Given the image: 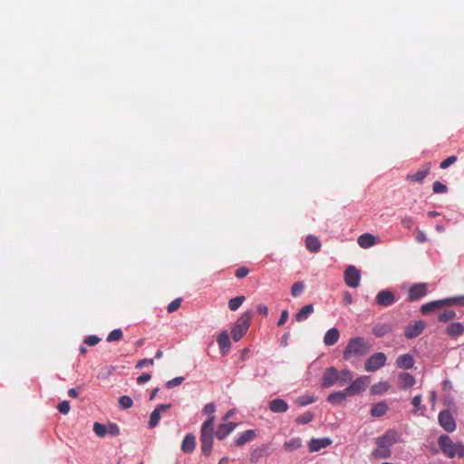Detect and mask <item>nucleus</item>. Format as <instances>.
Masks as SVG:
<instances>
[{"label":"nucleus","instance_id":"obj_1","mask_svg":"<svg viewBox=\"0 0 464 464\" xmlns=\"http://www.w3.org/2000/svg\"><path fill=\"white\" fill-rule=\"evenodd\" d=\"M353 380V373L350 370L344 369L339 372L335 367L332 366L327 368L323 375L322 387L330 388L337 383L340 386H344Z\"/></svg>","mask_w":464,"mask_h":464},{"label":"nucleus","instance_id":"obj_2","mask_svg":"<svg viewBox=\"0 0 464 464\" xmlns=\"http://www.w3.org/2000/svg\"><path fill=\"white\" fill-rule=\"evenodd\" d=\"M398 433L394 430H389L384 435L376 439L377 448L372 451L376 459H387L391 456V447L397 442Z\"/></svg>","mask_w":464,"mask_h":464},{"label":"nucleus","instance_id":"obj_3","mask_svg":"<svg viewBox=\"0 0 464 464\" xmlns=\"http://www.w3.org/2000/svg\"><path fill=\"white\" fill-rule=\"evenodd\" d=\"M371 345L362 337L352 338L343 352V358L349 361L352 357H362L369 353Z\"/></svg>","mask_w":464,"mask_h":464},{"label":"nucleus","instance_id":"obj_4","mask_svg":"<svg viewBox=\"0 0 464 464\" xmlns=\"http://www.w3.org/2000/svg\"><path fill=\"white\" fill-rule=\"evenodd\" d=\"M214 422L215 416H211L206 420L200 430V443L201 450L205 456H209L212 451L213 441H214Z\"/></svg>","mask_w":464,"mask_h":464},{"label":"nucleus","instance_id":"obj_5","mask_svg":"<svg viewBox=\"0 0 464 464\" xmlns=\"http://www.w3.org/2000/svg\"><path fill=\"white\" fill-rule=\"evenodd\" d=\"M439 446L441 451L448 458H454L458 456L459 458L464 457V445L460 442L455 443L450 436L444 434L439 438Z\"/></svg>","mask_w":464,"mask_h":464},{"label":"nucleus","instance_id":"obj_6","mask_svg":"<svg viewBox=\"0 0 464 464\" xmlns=\"http://www.w3.org/2000/svg\"><path fill=\"white\" fill-rule=\"evenodd\" d=\"M251 321V312H246L237 320L235 326L231 330L232 338L235 342H238L246 334Z\"/></svg>","mask_w":464,"mask_h":464},{"label":"nucleus","instance_id":"obj_7","mask_svg":"<svg viewBox=\"0 0 464 464\" xmlns=\"http://www.w3.org/2000/svg\"><path fill=\"white\" fill-rule=\"evenodd\" d=\"M351 384L344 390L347 397L354 396L365 391L369 384V377L362 376L350 382Z\"/></svg>","mask_w":464,"mask_h":464},{"label":"nucleus","instance_id":"obj_8","mask_svg":"<svg viewBox=\"0 0 464 464\" xmlns=\"http://www.w3.org/2000/svg\"><path fill=\"white\" fill-rule=\"evenodd\" d=\"M386 361L387 357L383 353H375L365 362L364 368L366 372H375L384 366Z\"/></svg>","mask_w":464,"mask_h":464},{"label":"nucleus","instance_id":"obj_9","mask_svg":"<svg viewBox=\"0 0 464 464\" xmlns=\"http://www.w3.org/2000/svg\"><path fill=\"white\" fill-rule=\"evenodd\" d=\"M428 294V285L426 283H418L411 286L408 292L407 300L416 302L420 300Z\"/></svg>","mask_w":464,"mask_h":464},{"label":"nucleus","instance_id":"obj_10","mask_svg":"<svg viewBox=\"0 0 464 464\" xmlns=\"http://www.w3.org/2000/svg\"><path fill=\"white\" fill-rule=\"evenodd\" d=\"M361 272L354 266H349L344 271V282L352 288H356L360 285Z\"/></svg>","mask_w":464,"mask_h":464},{"label":"nucleus","instance_id":"obj_11","mask_svg":"<svg viewBox=\"0 0 464 464\" xmlns=\"http://www.w3.org/2000/svg\"><path fill=\"white\" fill-rule=\"evenodd\" d=\"M440 425L448 432H452L456 430L455 420L449 410H443L440 412L439 417Z\"/></svg>","mask_w":464,"mask_h":464},{"label":"nucleus","instance_id":"obj_12","mask_svg":"<svg viewBox=\"0 0 464 464\" xmlns=\"http://www.w3.org/2000/svg\"><path fill=\"white\" fill-rule=\"evenodd\" d=\"M426 327V324L421 321H416L413 324H410L406 326L404 335L408 339H413L422 334Z\"/></svg>","mask_w":464,"mask_h":464},{"label":"nucleus","instance_id":"obj_13","mask_svg":"<svg viewBox=\"0 0 464 464\" xmlns=\"http://www.w3.org/2000/svg\"><path fill=\"white\" fill-rule=\"evenodd\" d=\"M376 303L381 306H390L393 304L397 299L392 291L382 290L376 295Z\"/></svg>","mask_w":464,"mask_h":464},{"label":"nucleus","instance_id":"obj_14","mask_svg":"<svg viewBox=\"0 0 464 464\" xmlns=\"http://www.w3.org/2000/svg\"><path fill=\"white\" fill-rule=\"evenodd\" d=\"M431 164L425 163L416 173L408 174L406 179L411 182L423 183L424 179L430 174Z\"/></svg>","mask_w":464,"mask_h":464},{"label":"nucleus","instance_id":"obj_15","mask_svg":"<svg viewBox=\"0 0 464 464\" xmlns=\"http://www.w3.org/2000/svg\"><path fill=\"white\" fill-rule=\"evenodd\" d=\"M170 406V404H160L156 407V409L150 413V420L148 423L150 429H153L159 424L161 411L169 409Z\"/></svg>","mask_w":464,"mask_h":464},{"label":"nucleus","instance_id":"obj_16","mask_svg":"<svg viewBox=\"0 0 464 464\" xmlns=\"http://www.w3.org/2000/svg\"><path fill=\"white\" fill-rule=\"evenodd\" d=\"M447 303L448 302H446L445 299L436 300V301H431V302L426 303L423 305H421L420 312L422 314L427 315V314H430L431 312H434L438 309L442 308L443 306H447Z\"/></svg>","mask_w":464,"mask_h":464},{"label":"nucleus","instance_id":"obj_17","mask_svg":"<svg viewBox=\"0 0 464 464\" xmlns=\"http://www.w3.org/2000/svg\"><path fill=\"white\" fill-rule=\"evenodd\" d=\"M332 444V440L329 438L312 439L308 443V448L311 452H317Z\"/></svg>","mask_w":464,"mask_h":464},{"label":"nucleus","instance_id":"obj_18","mask_svg":"<svg viewBox=\"0 0 464 464\" xmlns=\"http://www.w3.org/2000/svg\"><path fill=\"white\" fill-rule=\"evenodd\" d=\"M288 403L283 399H274L268 402V409L274 413H284L288 411Z\"/></svg>","mask_w":464,"mask_h":464},{"label":"nucleus","instance_id":"obj_19","mask_svg":"<svg viewBox=\"0 0 464 464\" xmlns=\"http://www.w3.org/2000/svg\"><path fill=\"white\" fill-rule=\"evenodd\" d=\"M237 427V423L235 422H227L219 424L215 435L218 440H224L227 435H229Z\"/></svg>","mask_w":464,"mask_h":464},{"label":"nucleus","instance_id":"obj_20","mask_svg":"<svg viewBox=\"0 0 464 464\" xmlns=\"http://www.w3.org/2000/svg\"><path fill=\"white\" fill-rule=\"evenodd\" d=\"M220 353L225 355L227 354L231 347V343L227 331L221 332L217 339Z\"/></svg>","mask_w":464,"mask_h":464},{"label":"nucleus","instance_id":"obj_21","mask_svg":"<svg viewBox=\"0 0 464 464\" xmlns=\"http://www.w3.org/2000/svg\"><path fill=\"white\" fill-rule=\"evenodd\" d=\"M396 366L400 369L409 370L414 365V359L411 354L405 353L396 359Z\"/></svg>","mask_w":464,"mask_h":464},{"label":"nucleus","instance_id":"obj_22","mask_svg":"<svg viewBox=\"0 0 464 464\" xmlns=\"http://www.w3.org/2000/svg\"><path fill=\"white\" fill-rule=\"evenodd\" d=\"M400 387L402 390H407L412 387L416 383L415 378L409 372H401L398 376Z\"/></svg>","mask_w":464,"mask_h":464},{"label":"nucleus","instance_id":"obj_23","mask_svg":"<svg viewBox=\"0 0 464 464\" xmlns=\"http://www.w3.org/2000/svg\"><path fill=\"white\" fill-rule=\"evenodd\" d=\"M358 245L362 248H368L377 243L376 237L370 233L361 235L357 239Z\"/></svg>","mask_w":464,"mask_h":464},{"label":"nucleus","instance_id":"obj_24","mask_svg":"<svg viewBox=\"0 0 464 464\" xmlns=\"http://www.w3.org/2000/svg\"><path fill=\"white\" fill-rule=\"evenodd\" d=\"M445 333L452 338H457L463 334L464 326L460 323H451L447 325Z\"/></svg>","mask_w":464,"mask_h":464},{"label":"nucleus","instance_id":"obj_25","mask_svg":"<svg viewBox=\"0 0 464 464\" xmlns=\"http://www.w3.org/2000/svg\"><path fill=\"white\" fill-rule=\"evenodd\" d=\"M339 337V330L335 327H333L325 333L324 336V343L326 346H332L338 342Z\"/></svg>","mask_w":464,"mask_h":464},{"label":"nucleus","instance_id":"obj_26","mask_svg":"<svg viewBox=\"0 0 464 464\" xmlns=\"http://www.w3.org/2000/svg\"><path fill=\"white\" fill-rule=\"evenodd\" d=\"M196 447V438L193 434H187L182 441L181 450L184 453H191Z\"/></svg>","mask_w":464,"mask_h":464},{"label":"nucleus","instance_id":"obj_27","mask_svg":"<svg viewBox=\"0 0 464 464\" xmlns=\"http://www.w3.org/2000/svg\"><path fill=\"white\" fill-rule=\"evenodd\" d=\"M256 434L254 430H248L242 432L234 441L236 446H243L246 443L253 440Z\"/></svg>","mask_w":464,"mask_h":464},{"label":"nucleus","instance_id":"obj_28","mask_svg":"<svg viewBox=\"0 0 464 464\" xmlns=\"http://www.w3.org/2000/svg\"><path fill=\"white\" fill-rule=\"evenodd\" d=\"M305 246L312 253H317L321 249V242L318 237L314 236H308L305 238Z\"/></svg>","mask_w":464,"mask_h":464},{"label":"nucleus","instance_id":"obj_29","mask_svg":"<svg viewBox=\"0 0 464 464\" xmlns=\"http://www.w3.org/2000/svg\"><path fill=\"white\" fill-rule=\"evenodd\" d=\"M283 447L285 451L293 452L302 447V440L299 437L291 438L285 441Z\"/></svg>","mask_w":464,"mask_h":464},{"label":"nucleus","instance_id":"obj_30","mask_svg":"<svg viewBox=\"0 0 464 464\" xmlns=\"http://www.w3.org/2000/svg\"><path fill=\"white\" fill-rule=\"evenodd\" d=\"M313 304H305L302 309L295 314V320L297 322H303L308 318V316L314 313Z\"/></svg>","mask_w":464,"mask_h":464},{"label":"nucleus","instance_id":"obj_31","mask_svg":"<svg viewBox=\"0 0 464 464\" xmlns=\"http://www.w3.org/2000/svg\"><path fill=\"white\" fill-rule=\"evenodd\" d=\"M388 411V405L382 401L374 404L371 409V414L373 417H382L386 414Z\"/></svg>","mask_w":464,"mask_h":464},{"label":"nucleus","instance_id":"obj_32","mask_svg":"<svg viewBox=\"0 0 464 464\" xmlns=\"http://www.w3.org/2000/svg\"><path fill=\"white\" fill-rule=\"evenodd\" d=\"M347 395L343 391L334 392L329 394L327 397V401L331 404H340L343 401L346 399Z\"/></svg>","mask_w":464,"mask_h":464},{"label":"nucleus","instance_id":"obj_33","mask_svg":"<svg viewBox=\"0 0 464 464\" xmlns=\"http://www.w3.org/2000/svg\"><path fill=\"white\" fill-rule=\"evenodd\" d=\"M390 388V384L387 382H380L371 387L372 394H383Z\"/></svg>","mask_w":464,"mask_h":464},{"label":"nucleus","instance_id":"obj_34","mask_svg":"<svg viewBox=\"0 0 464 464\" xmlns=\"http://www.w3.org/2000/svg\"><path fill=\"white\" fill-rule=\"evenodd\" d=\"M245 301V296H236L228 301V307L231 311H237Z\"/></svg>","mask_w":464,"mask_h":464},{"label":"nucleus","instance_id":"obj_35","mask_svg":"<svg viewBox=\"0 0 464 464\" xmlns=\"http://www.w3.org/2000/svg\"><path fill=\"white\" fill-rule=\"evenodd\" d=\"M314 413H312L311 411H306L301 415H299L295 421L297 424H301V425H304V424H307L309 422H311L313 420H314Z\"/></svg>","mask_w":464,"mask_h":464},{"label":"nucleus","instance_id":"obj_36","mask_svg":"<svg viewBox=\"0 0 464 464\" xmlns=\"http://www.w3.org/2000/svg\"><path fill=\"white\" fill-rule=\"evenodd\" d=\"M123 337V332L121 329L112 330L107 336L106 341L108 343L118 342Z\"/></svg>","mask_w":464,"mask_h":464},{"label":"nucleus","instance_id":"obj_37","mask_svg":"<svg viewBox=\"0 0 464 464\" xmlns=\"http://www.w3.org/2000/svg\"><path fill=\"white\" fill-rule=\"evenodd\" d=\"M422 401V396L420 394H417L413 397L411 403L414 407V414H416L418 411L423 412L425 411V406H421Z\"/></svg>","mask_w":464,"mask_h":464},{"label":"nucleus","instance_id":"obj_38","mask_svg":"<svg viewBox=\"0 0 464 464\" xmlns=\"http://www.w3.org/2000/svg\"><path fill=\"white\" fill-rule=\"evenodd\" d=\"M304 290V284L301 281L295 282L291 287V295L294 297L299 296Z\"/></svg>","mask_w":464,"mask_h":464},{"label":"nucleus","instance_id":"obj_39","mask_svg":"<svg viewBox=\"0 0 464 464\" xmlns=\"http://www.w3.org/2000/svg\"><path fill=\"white\" fill-rule=\"evenodd\" d=\"M93 431L98 437L102 438L107 434V425L100 422H94Z\"/></svg>","mask_w":464,"mask_h":464},{"label":"nucleus","instance_id":"obj_40","mask_svg":"<svg viewBox=\"0 0 464 464\" xmlns=\"http://www.w3.org/2000/svg\"><path fill=\"white\" fill-rule=\"evenodd\" d=\"M455 317H456V313L454 311L447 310V311H444L443 313L440 314L438 319L440 322L446 323V322H449V321L454 319Z\"/></svg>","mask_w":464,"mask_h":464},{"label":"nucleus","instance_id":"obj_41","mask_svg":"<svg viewBox=\"0 0 464 464\" xmlns=\"http://www.w3.org/2000/svg\"><path fill=\"white\" fill-rule=\"evenodd\" d=\"M445 300H446V302H448L447 306H451V305H456V304L464 306V295L449 297V298H445Z\"/></svg>","mask_w":464,"mask_h":464},{"label":"nucleus","instance_id":"obj_42","mask_svg":"<svg viewBox=\"0 0 464 464\" xmlns=\"http://www.w3.org/2000/svg\"><path fill=\"white\" fill-rule=\"evenodd\" d=\"M119 403L121 404V406L122 408L129 409V408H130L132 406L133 401H132V399L130 396L123 395V396L120 397Z\"/></svg>","mask_w":464,"mask_h":464},{"label":"nucleus","instance_id":"obj_43","mask_svg":"<svg viewBox=\"0 0 464 464\" xmlns=\"http://www.w3.org/2000/svg\"><path fill=\"white\" fill-rule=\"evenodd\" d=\"M107 434L113 437L118 436L120 434V427L116 423L110 422L107 425Z\"/></svg>","mask_w":464,"mask_h":464},{"label":"nucleus","instance_id":"obj_44","mask_svg":"<svg viewBox=\"0 0 464 464\" xmlns=\"http://www.w3.org/2000/svg\"><path fill=\"white\" fill-rule=\"evenodd\" d=\"M432 190L434 193L440 194L447 192L448 188L447 186L440 181H435L432 185Z\"/></svg>","mask_w":464,"mask_h":464},{"label":"nucleus","instance_id":"obj_45","mask_svg":"<svg viewBox=\"0 0 464 464\" xmlns=\"http://www.w3.org/2000/svg\"><path fill=\"white\" fill-rule=\"evenodd\" d=\"M181 305V298H176L169 303L167 307L168 313H173L177 311Z\"/></svg>","mask_w":464,"mask_h":464},{"label":"nucleus","instance_id":"obj_46","mask_svg":"<svg viewBox=\"0 0 464 464\" xmlns=\"http://www.w3.org/2000/svg\"><path fill=\"white\" fill-rule=\"evenodd\" d=\"M401 223L403 227H405L407 229H411L414 225V219L412 217L406 216L403 218H401Z\"/></svg>","mask_w":464,"mask_h":464},{"label":"nucleus","instance_id":"obj_47","mask_svg":"<svg viewBox=\"0 0 464 464\" xmlns=\"http://www.w3.org/2000/svg\"><path fill=\"white\" fill-rule=\"evenodd\" d=\"M183 381H184L183 377H176L174 379H171V380L168 381L167 383H166V386L169 389H172V388L181 384Z\"/></svg>","mask_w":464,"mask_h":464},{"label":"nucleus","instance_id":"obj_48","mask_svg":"<svg viewBox=\"0 0 464 464\" xmlns=\"http://www.w3.org/2000/svg\"><path fill=\"white\" fill-rule=\"evenodd\" d=\"M58 411L63 414H67L70 411V403L68 401H63L57 406Z\"/></svg>","mask_w":464,"mask_h":464},{"label":"nucleus","instance_id":"obj_49","mask_svg":"<svg viewBox=\"0 0 464 464\" xmlns=\"http://www.w3.org/2000/svg\"><path fill=\"white\" fill-rule=\"evenodd\" d=\"M456 161H457V157L456 156H450V157H448L447 159H445L444 160H442L440 162V167L441 169H447L448 167H450V165H452Z\"/></svg>","mask_w":464,"mask_h":464},{"label":"nucleus","instance_id":"obj_50","mask_svg":"<svg viewBox=\"0 0 464 464\" xmlns=\"http://www.w3.org/2000/svg\"><path fill=\"white\" fill-rule=\"evenodd\" d=\"M314 401V398L312 396H302L298 398L297 402L301 406H306L308 404H311Z\"/></svg>","mask_w":464,"mask_h":464},{"label":"nucleus","instance_id":"obj_51","mask_svg":"<svg viewBox=\"0 0 464 464\" xmlns=\"http://www.w3.org/2000/svg\"><path fill=\"white\" fill-rule=\"evenodd\" d=\"M215 411H216V406L213 402L206 404L203 409L204 413L208 415V418L211 416H214Z\"/></svg>","mask_w":464,"mask_h":464},{"label":"nucleus","instance_id":"obj_52","mask_svg":"<svg viewBox=\"0 0 464 464\" xmlns=\"http://www.w3.org/2000/svg\"><path fill=\"white\" fill-rule=\"evenodd\" d=\"M101 339L96 335H89L85 338L84 343L90 346H93L99 343Z\"/></svg>","mask_w":464,"mask_h":464},{"label":"nucleus","instance_id":"obj_53","mask_svg":"<svg viewBox=\"0 0 464 464\" xmlns=\"http://www.w3.org/2000/svg\"><path fill=\"white\" fill-rule=\"evenodd\" d=\"M249 273V270L247 267L246 266H241L239 268H237L235 272V276L237 277V278H243L245 276H246Z\"/></svg>","mask_w":464,"mask_h":464},{"label":"nucleus","instance_id":"obj_54","mask_svg":"<svg viewBox=\"0 0 464 464\" xmlns=\"http://www.w3.org/2000/svg\"><path fill=\"white\" fill-rule=\"evenodd\" d=\"M147 364L153 365L154 364V360L153 359H142V360H140L137 362V364H136V368L140 369V368L144 367Z\"/></svg>","mask_w":464,"mask_h":464},{"label":"nucleus","instance_id":"obj_55","mask_svg":"<svg viewBox=\"0 0 464 464\" xmlns=\"http://www.w3.org/2000/svg\"><path fill=\"white\" fill-rule=\"evenodd\" d=\"M287 319H288V312H287V310L282 311L280 318H279V320L277 322V325L278 326L284 325L286 323Z\"/></svg>","mask_w":464,"mask_h":464},{"label":"nucleus","instance_id":"obj_56","mask_svg":"<svg viewBox=\"0 0 464 464\" xmlns=\"http://www.w3.org/2000/svg\"><path fill=\"white\" fill-rule=\"evenodd\" d=\"M415 239L418 243L422 244L427 241V236L423 231L419 230L416 234Z\"/></svg>","mask_w":464,"mask_h":464},{"label":"nucleus","instance_id":"obj_57","mask_svg":"<svg viewBox=\"0 0 464 464\" xmlns=\"http://www.w3.org/2000/svg\"><path fill=\"white\" fill-rule=\"evenodd\" d=\"M151 378V375L150 373H143L140 376L137 378V382L139 384H143L147 382H149Z\"/></svg>","mask_w":464,"mask_h":464},{"label":"nucleus","instance_id":"obj_58","mask_svg":"<svg viewBox=\"0 0 464 464\" xmlns=\"http://www.w3.org/2000/svg\"><path fill=\"white\" fill-rule=\"evenodd\" d=\"M258 314L266 316L268 314V307L266 304H260L256 306Z\"/></svg>","mask_w":464,"mask_h":464},{"label":"nucleus","instance_id":"obj_59","mask_svg":"<svg viewBox=\"0 0 464 464\" xmlns=\"http://www.w3.org/2000/svg\"><path fill=\"white\" fill-rule=\"evenodd\" d=\"M266 449V447L263 446L261 449L255 450L251 454V460L256 459Z\"/></svg>","mask_w":464,"mask_h":464},{"label":"nucleus","instance_id":"obj_60","mask_svg":"<svg viewBox=\"0 0 464 464\" xmlns=\"http://www.w3.org/2000/svg\"><path fill=\"white\" fill-rule=\"evenodd\" d=\"M80 391H82V389L80 387H78L77 389L76 388H71L68 391V395L71 398H76V397H78Z\"/></svg>","mask_w":464,"mask_h":464},{"label":"nucleus","instance_id":"obj_61","mask_svg":"<svg viewBox=\"0 0 464 464\" xmlns=\"http://www.w3.org/2000/svg\"><path fill=\"white\" fill-rule=\"evenodd\" d=\"M343 302L345 304H351L353 302V295L349 292L344 293Z\"/></svg>","mask_w":464,"mask_h":464},{"label":"nucleus","instance_id":"obj_62","mask_svg":"<svg viewBox=\"0 0 464 464\" xmlns=\"http://www.w3.org/2000/svg\"><path fill=\"white\" fill-rule=\"evenodd\" d=\"M384 334H385V332H384V331H382V328H379V327H374V328H373V334H374L375 336L381 337V336H382Z\"/></svg>","mask_w":464,"mask_h":464},{"label":"nucleus","instance_id":"obj_63","mask_svg":"<svg viewBox=\"0 0 464 464\" xmlns=\"http://www.w3.org/2000/svg\"><path fill=\"white\" fill-rule=\"evenodd\" d=\"M234 412H235V410H233V409H232V410H230V411H228L225 414V416L223 417V420H224V421L227 420H228V419H229V418L234 414Z\"/></svg>","mask_w":464,"mask_h":464},{"label":"nucleus","instance_id":"obj_64","mask_svg":"<svg viewBox=\"0 0 464 464\" xmlns=\"http://www.w3.org/2000/svg\"><path fill=\"white\" fill-rule=\"evenodd\" d=\"M228 460L229 459L227 457H223L219 459L218 464H228Z\"/></svg>","mask_w":464,"mask_h":464}]
</instances>
